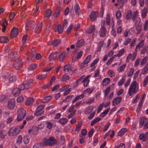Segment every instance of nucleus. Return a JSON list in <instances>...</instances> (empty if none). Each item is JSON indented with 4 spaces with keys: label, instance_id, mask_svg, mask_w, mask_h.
<instances>
[{
    "label": "nucleus",
    "instance_id": "19",
    "mask_svg": "<svg viewBox=\"0 0 148 148\" xmlns=\"http://www.w3.org/2000/svg\"><path fill=\"white\" fill-rule=\"evenodd\" d=\"M18 33V29L17 28H14L11 31V37L14 38L16 36Z\"/></svg>",
    "mask_w": 148,
    "mask_h": 148
},
{
    "label": "nucleus",
    "instance_id": "13",
    "mask_svg": "<svg viewBox=\"0 0 148 148\" xmlns=\"http://www.w3.org/2000/svg\"><path fill=\"white\" fill-rule=\"evenodd\" d=\"M36 52L34 49V47H32L31 49V53H29L27 54L28 57V59L29 60H30L34 57Z\"/></svg>",
    "mask_w": 148,
    "mask_h": 148
},
{
    "label": "nucleus",
    "instance_id": "16",
    "mask_svg": "<svg viewBox=\"0 0 148 148\" xmlns=\"http://www.w3.org/2000/svg\"><path fill=\"white\" fill-rule=\"evenodd\" d=\"M94 107L92 106H90L88 107L84 110V112L86 115H88L93 110Z\"/></svg>",
    "mask_w": 148,
    "mask_h": 148
},
{
    "label": "nucleus",
    "instance_id": "24",
    "mask_svg": "<svg viewBox=\"0 0 148 148\" xmlns=\"http://www.w3.org/2000/svg\"><path fill=\"white\" fill-rule=\"evenodd\" d=\"M148 121V119L146 118L145 117H142L140 118V124L141 125L143 126V125H145Z\"/></svg>",
    "mask_w": 148,
    "mask_h": 148
},
{
    "label": "nucleus",
    "instance_id": "2",
    "mask_svg": "<svg viewBox=\"0 0 148 148\" xmlns=\"http://www.w3.org/2000/svg\"><path fill=\"white\" fill-rule=\"evenodd\" d=\"M136 81L132 82L128 89V94L130 96L136 94L138 90V86Z\"/></svg>",
    "mask_w": 148,
    "mask_h": 148
},
{
    "label": "nucleus",
    "instance_id": "57",
    "mask_svg": "<svg viewBox=\"0 0 148 148\" xmlns=\"http://www.w3.org/2000/svg\"><path fill=\"white\" fill-rule=\"evenodd\" d=\"M16 80V78L15 76H12L9 78V81L10 83H13Z\"/></svg>",
    "mask_w": 148,
    "mask_h": 148
},
{
    "label": "nucleus",
    "instance_id": "12",
    "mask_svg": "<svg viewBox=\"0 0 148 148\" xmlns=\"http://www.w3.org/2000/svg\"><path fill=\"white\" fill-rule=\"evenodd\" d=\"M84 40L82 39H81L77 41L75 45V49L77 50L78 49L81 47L83 46L84 44Z\"/></svg>",
    "mask_w": 148,
    "mask_h": 148
},
{
    "label": "nucleus",
    "instance_id": "3",
    "mask_svg": "<svg viewBox=\"0 0 148 148\" xmlns=\"http://www.w3.org/2000/svg\"><path fill=\"white\" fill-rule=\"evenodd\" d=\"M33 82L32 79H29L28 80H26L23 84H20L19 87L21 88L22 90L27 89L30 87V85Z\"/></svg>",
    "mask_w": 148,
    "mask_h": 148
},
{
    "label": "nucleus",
    "instance_id": "27",
    "mask_svg": "<svg viewBox=\"0 0 148 148\" xmlns=\"http://www.w3.org/2000/svg\"><path fill=\"white\" fill-rule=\"evenodd\" d=\"M127 131V128H123L117 134L118 136H123Z\"/></svg>",
    "mask_w": 148,
    "mask_h": 148
},
{
    "label": "nucleus",
    "instance_id": "8",
    "mask_svg": "<svg viewBox=\"0 0 148 148\" xmlns=\"http://www.w3.org/2000/svg\"><path fill=\"white\" fill-rule=\"evenodd\" d=\"M35 25L34 22L31 21L28 22L26 24L25 28L26 30L29 31L33 29Z\"/></svg>",
    "mask_w": 148,
    "mask_h": 148
},
{
    "label": "nucleus",
    "instance_id": "61",
    "mask_svg": "<svg viewBox=\"0 0 148 148\" xmlns=\"http://www.w3.org/2000/svg\"><path fill=\"white\" fill-rule=\"evenodd\" d=\"M148 83V76L144 78L143 82V86H145Z\"/></svg>",
    "mask_w": 148,
    "mask_h": 148
},
{
    "label": "nucleus",
    "instance_id": "7",
    "mask_svg": "<svg viewBox=\"0 0 148 148\" xmlns=\"http://www.w3.org/2000/svg\"><path fill=\"white\" fill-rule=\"evenodd\" d=\"M22 66V62L21 60L20 59H16L13 63V66L15 69H19Z\"/></svg>",
    "mask_w": 148,
    "mask_h": 148
},
{
    "label": "nucleus",
    "instance_id": "22",
    "mask_svg": "<svg viewBox=\"0 0 148 148\" xmlns=\"http://www.w3.org/2000/svg\"><path fill=\"white\" fill-rule=\"evenodd\" d=\"M144 43V40H142L139 44L137 45L135 48V51H137L139 50L143 46Z\"/></svg>",
    "mask_w": 148,
    "mask_h": 148
},
{
    "label": "nucleus",
    "instance_id": "32",
    "mask_svg": "<svg viewBox=\"0 0 148 148\" xmlns=\"http://www.w3.org/2000/svg\"><path fill=\"white\" fill-rule=\"evenodd\" d=\"M71 70V66L69 64H66L64 66V71H69Z\"/></svg>",
    "mask_w": 148,
    "mask_h": 148
},
{
    "label": "nucleus",
    "instance_id": "44",
    "mask_svg": "<svg viewBox=\"0 0 148 148\" xmlns=\"http://www.w3.org/2000/svg\"><path fill=\"white\" fill-rule=\"evenodd\" d=\"M65 138L64 136H62L60 137V141L58 143V144L60 145H62L65 143Z\"/></svg>",
    "mask_w": 148,
    "mask_h": 148
},
{
    "label": "nucleus",
    "instance_id": "59",
    "mask_svg": "<svg viewBox=\"0 0 148 148\" xmlns=\"http://www.w3.org/2000/svg\"><path fill=\"white\" fill-rule=\"evenodd\" d=\"M148 59V57L147 56L145 57L140 62V65H143L145 64L147 62Z\"/></svg>",
    "mask_w": 148,
    "mask_h": 148
},
{
    "label": "nucleus",
    "instance_id": "26",
    "mask_svg": "<svg viewBox=\"0 0 148 148\" xmlns=\"http://www.w3.org/2000/svg\"><path fill=\"white\" fill-rule=\"evenodd\" d=\"M110 79L108 78H104L102 81V85L103 86H105L108 85L110 82Z\"/></svg>",
    "mask_w": 148,
    "mask_h": 148
},
{
    "label": "nucleus",
    "instance_id": "4",
    "mask_svg": "<svg viewBox=\"0 0 148 148\" xmlns=\"http://www.w3.org/2000/svg\"><path fill=\"white\" fill-rule=\"evenodd\" d=\"M26 114V112L23 109L19 108L17 113V119L18 121H20L22 120Z\"/></svg>",
    "mask_w": 148,
    "mask_h": 148
},
{
    "label": "nucleus",
    "instance_id": "21",
    "mask_svg": "<svg viewBox=\"0 0 148 148\" xmlns=\"http://www.w3.org/2000/svg\"><path fill=\"white\" fill-rule=\"evenodd\" d=\"M85 75H84L82 76L76 82H74L73 87H76L79 85V83L83 79L85 78Z\"/></svg>",
    "mask_w": 148,
    "mask_h": 148
},
{
    "label": "nucleus",
    "instance_id": "54",
    "mask_svg": "<svg viewBox=\"0 0 148 148\" xmlns=\"http://www.w3.org/2000/svg\"><path fill=\"white\" fill-rule=\"evenodd\" d=\"M89 81V79H84L82 80V82L83 83V85L84 87H86L87 86Z\"/></svg>",
    "mask_w": 148,
    "mask_h": 148
},
{
    "label": "nucleus",
    "instance_id": "51",
    "mask_svg": "<svg viewBox=\"0 0 148 148\" xmlns=\"http://www.w3.org/2000/svg\"><path fill=\"white\" fill-rule=\"evenodd\" d=\"M36 67L37 65L36 64H31L29 66V67L28 70L29 71L33 70L36 69Z\"/></svg>",
    "mask_w": 148,
    "mask_h": 148
},
{
    "label": "nucleus",
    "instance_id": "20",
    "mask_svg": "<svg viewBox=\"0 0 148 148\" xmlns=\"http://www.w3.org/2000/svg\"><path fill=\"white\" fill-rule=\"evenodd\" d=\"M42 28V23L41 22L38 25L35 29V32L37 34L40 33Z\"/></svg>",
    "mask_w": 148,
    "mask_h": 148
},
{
    "label": "nucleus",
    "instance_id": "40",
    "mask_svg": "<svg viewBox=\"0 0 148 148\" xmlns=\"http://www.w3.org/2000/svg\"><path fill=\"white\" fill-rule=\"evenodd\" d=\"M60 40L59 39H55L52 42V45L54 46L58 45L60 43Z\"/></svg>",
    "mask_w": 148,
    "mask_h": 148
},
{
    "label": "nucleus",
    "instance_id": "10",
    "mask_svg": "<svg viewBox=\"0 0 148 148\" xmlns=\"http://www.w3.org/2000/svg\"><path fill=\"white\" fill-rule=\"evenodd\" d=\"M15 101L12 99L9 100L8 102V107L10 109H12L15 106Z\"/></svg>",
    "mask_w": 148,
    "mask_h": 148
},
{
    "label": "nucleus",
    "instance_id": "9",
    "mask_svg": "<svg viewBox=\"0 0 148 148\" xmlns=\"http://www.w3.org/2000/svg\"><path fill=\"white\" fill-rule=\"evenodd\" d=\"M99 16V14L97 12L92 11L90 14L89 16L90 20L92 21H93L96 20L97 18Z\"/></svg>",
    "mask_w": 148,
    "mask_h": 148
},
{
    "label": "nucleus",
    "instance_id": "25",
    "mask_svg": "<svg viewBox=\"0 0 148 148\" xmlns=\"http://www.w3.org/2000/svg\"><path fill=\"white\" fill-rule=\"evenodd\" d=\"M148 71V62L147 63L145 67L142 69L141 74L145 75L147 73Z\"/></svg>",
    "mask_w": 148,
    "mask_h": 148
},
{
    "label": "nucleus",
    "instance_id": "14",
    "mask_svg": "<svg viewBox=\"0 0 148 148\" xmlns=\"http://www.w3.org/2000/svg\"><path fill=\"white\" fill-rule=\"evenodd\" d=\"M38 131V128L36 126H33L31 129H29L28 130L29 134H35L37 133Z\"/></svg>",
    "mask_w": 148,
    "mask_h": 148
},
{
    "label": "nucleus",
    "instance_id": "6",
    "mask_svg": "<svg viewBox=\"0 0 148 148\" xmlns=\"http://www.w3.org/2000/svg\"><path fill=\"white\" fill-rule=\"evenodd\" d=\"M21 129L19 126L16 127H12L9 131V135L10 136H13L17 135Z\"/></svg>",
    "mask_w": 148,
    "mask_h": 148
},
{
    "label": "nucleus",
    "instance_id": "50",
    "mask_svg": "<svg viewBox=\"0 0 148 148\" xmlns=\"http://www.w3.org/2000/svg\"><path fill=\"white\" fill-rule=\"evenodd\" d=\"M94 101V98H90L87 101H85V103L88 105H90Z\"/></svg>",
    "mask_w": 148,
    "mask_h": 148
},
{
    "label": "nucleus",
    "instance_id": "29",
    "mask_svg": "<svg viewBox=\"0 0 148 148\" xmlns=\"http://www.w3.org/2000/svg\"><path fill=\"white\" fill-rule=\"evenodd\" d=\"M75 10L76 14L77 15H79L80 12V9L78 3H76L75 5Z\"/></svg>",
    "mask_w": 148,
    "mask_h": 148
},
{
    "label": "nucleus",
    "instance_id": "43",
    "mask_svg": "<svg viewBox=\"0 0 148 148\" xmlns=\"http://www.w3.org/2000/svg\"><path fill=\"white\" fill-rule=\"evenodd\" d=\"M83 53V52L82 51H80L76 53L75 54V58L77 59H78L80 58L82 55Z\"/></svg>",
    "mask_w": 148,
    "mask_h": 148
},
{
    "label": "nucleus",
    "instance_id": "41",
    "mask_svg": "<svg viewBox=\"0 0 148 148\" xmlns=\"http://www.w3.org/2000/svg\"><path fill=\"white\" fill-rule=\"evenodd\" d=\"M147 13V9L146 7H144L141 12V16L143 18L145 17Z\"/></svg>",
    "mask_w": 148,
    "mask_h": 148
},
{
    "label": "nucleus",
    "instance_id": "17",
    "mask_svg": "<svg viewBox=\"0 0 148 148\" xmlns=\"http://www.w3.org/2000/svg\"><path fill=\"white\" fill-rule=\"evenodd\" d=\"M58 52H55L54 53H51L49 56V60H52L56 59L57 58Z\"/></svg>",
    "mask_w": 148,
    "mask_h": 148
},
{
    "label": "nucleus",
    "instance_id": "33",
    "mask_svg": "<svg viewBox=\"0 0 148 148\" xmlns=\"http://www.w3.org/2000/svg\"><path fill=\"white\" fill-rule=\"evenodd\" d=\"M66 52L63 51L60 55L59 56V60L60 62H62L64 60L65 56V55Z\"/></svg>",
    "mask_w": 148,
    "mask_h": 148
},
{
    "label": "nucleus",
    "instance_id": "31",
    "mask_svg": "<svg viewBox=\"0 0 148 148\" xmlns=\"http://www.w3.org/2000/svg\"><path fill=\"white\" fill-rule=\"evenodd\" d=\"M112 85H110L109 86L106 88L104 91V96L105 97H106L108 95L109 93L110 92V89L112 85L114 86V84H112Z\"/></svg>",
    "mask_w": 148,
    "mask_h": 148
},
{
    "label": "nucleus",
    "instance_id": "47",
    "mask_svg": "<svg viewBox=\"0 0 148 148\" xmlns=\"http://www.w3.org/2000/svg\"><path fill=\"white\" fill-rule=\"evenodd\" d=\"M100 120L101 118H97L91 122L90 123V125L91 126H93L95 124L99 121Z\"/></svg>",
    "mask_w": 148,
    "mask_h": 148
},
{
    "label": "nucleus",
    "instance_id": "18",
    "mask_svg": "<svg viewBox=\"0 0 148 148\" xmlns=\"http://www.w3.org/2000/svg\"><path fill=\"white\" fill-rule=\"evenodd\" d=\"M95 29V27L94 25H91L86 30V32L88 33L91 34L94 32Z\"/></svg>",
    "mask_w": 148,
    "mask_h": 148
},
{
    "label": "nucleus",
    "instance_id": "30",
    "mask_svg": "<svg viewBox=\"0 0 148 148\" xmlns=\"http://www.w3.org/2000/svg\"><path fill=\"white\" fill-rule=\"evenodd\" d=\"M51 96L45 97L41 100V102L42 103H43L47 102L51 99Z\"/></svg>",
    "mask_w": 148,
    "mask_h": 148
},
{
    "label": "nucleus",
    "instance_id": "64",
    "mask_svg": "<svg viewBox=\"0 0 148 148\" xmlns=\"http://www.w3.org/2000/svg\"><path fill=\"white\" fill-rule=\"evenodd\" d=\"M58 31L59 34H61L63 32V29L61 25H58Z\"/></svg>",
    "mask_w": 148,
    "mask_h": 148
},
{
    "label": "nucleus",
    "instance_id": "11",
    "mask_svg": "<svg viewBox=\"0 0 148 148\" xmlns=\"http://www.w3.org/2000/svg\"><path fill=\"white\" fill-rule=\"evenodd\" d=\"M22 90L19 87V88H14L12 90V93L14 96H17L20 95Z\"/></svg>",
    "mask_w": 148,
    "mask_h": 148
},
{
    "label": "nucleus",
    "instance_id": "15",
    "mask_svg": "<svg viewBox=\"0 0 148 148\" xmlns=\"http://www.w3.org/2000/svg\"><path fill=\"white\" fill-rule=\"evenodd\" d=\"M122 97H117L114 98L112 101V105L115 106L118 104L122 100Z\"/></svg>",
    "mask_w": 148,
    "mask_h": 148
},
{
    "label": "nucleus",
    "instance_id": "63",
    "mask_svg": "<svg viewBox=\"0 0 148 148\" xmlns=\"http://www.w3.org/2000/svg\"><path fill=\"white\" fill-rule=\"evenodd\" d=\"M92 91V90H91L90 88H88L84 91L83 93L84 94L87 93L88 94L91 93Z\"/></svg>",
    "mask_w": 148,
    "mask_h": 148
},
{
    "label": "nucleus",
    "instance_id": "53",
    "mask_svg": "<svg viewBox=\"0 0 148 148\" xmlns=\"http://www.w3.org/2000/svg\"><path fill=\"white\" fill-rule=\"evenodd\" d=\"M132 57L133 58V61L135 58V56H133L131 53H130L127 57L126 62H128L129 60L131 59Z\"/></svg>",
    "mask_w": 148,
    "mask_h": 148
},
{
    "label": "nucleus",
    "instance_id": "49",
    "mask_svg": "<svg viewBox=\"0 0 148 148\" xmlns=\"http://www.w3.org/2000/svg\"><path fill=\"white\" fill-rule=\"evenodd\" d=\"M126 66V64H124L122 66H120L117 69L118 71H119V73L123 72Z\"/></svg>",
    "mask_w": 148,
    "mask_h": 148
},
{
    "label": "nucleus",
    "instance_id": "1",
    "mask_svg": "<svg viewBox=\"0 0 148 148\" xmlns=\"http://www.w3.org/2000/svg\"><path fill=\"white\" fill-rule=\"evenodd\" d=\"M57 143V140L53 136H50L49 138H45L42 139V144L45 146H53L56 145Z\"/></svg>",
    "mask_w": 148,
    "mask_h": 148
},
{
    "label": "nucleus",
    "instance_id": "55",
    "mask_svg": "<svg viewBox=\"0 0 148 148\" xmlns=\"http://www.w3.org/2000/svg\"><path fill=\"white\" fill-rule=\"evenodd\" d=\"M52 14L51 11L50 10H48L46 12L45 14V17L47 18H49Z\"/></svg>",
    "mask_w": 148,
    "mask_h": 148
},
{
    "label": "nucleus",
    "instance_id": "42",
    "mask_svg": "<svg viewBox=\"0 0 148 148\" xmlns=\"http://www.w3.org/2000/svg\"><path fill=\"white\" fill-rule=\"evenodd\" d=\"M132 13L131 10H129L127 13L126 18L127 20L130 19L132 17Z\"/></svg>",
    "mask_w": 148,
    "mask_h": 148
},
{
    "label": "nucleus",
    "instance_id": "23",
    "mask_svg": "<svg viewBox=\"0 0 148 148\" xmlns=\"http://www.w3.org/2000/svg\"><path fill=\"white\" fill-rule=\"evenodd\" d=\"M84 95L83 93L77 96L72 101V103H74L78 100L83 99L84 97Z\"/></svg>",
    "mask_w": 148,
    "mask_h": 148
},
{
    "label": "nucleus",
    "instance_id": "62",
    "mask_svg": "<svg viewBox=\"0 0 148 148\" xmlns=\"http://www.w3.org/2000/svg\"><path fill=\"white\" fill-rule=\"evenodd\" d=\"M73 27V25H71L67 29L66 32L67 35H68L71 32Z\"/></svg>",
    "mask_w": 148,
    "mask_h": 148
},
{
    "label": "nucleus",
    "instance_id": "56",
    "mask_svg": "<svg viewBox=\"0 0 148 148\" xmlns=\"http://www.w3.org/2000/svg\"><path fill=\"white\" fill-rule=\"evenodd\" d=\"M124 51V50L123 49H122L119 51L117 54L114 55V56H117L118 57H120L123 54Z\"/></svg>",
    "mask_w": 148,
    "mask_h": 148
},
{
    "label": "nucleus",
    "instance_id": "46",
    "mask_svg": "<svg viewBox=\"0 0 148 148\" xmlns=\"http://www.w3.org/2000/svg\"><path fill=\"white\" fill-rule=\"evenodd\" d=\"M23 141L25 144H28L29 141V137L27 135H25L23 137Z\"/></svg>",
    "mask_w": 148,
    "mask_h": 148
},
{
    "label": "nucleus",
    "instance_id": "52",
    "mask_svg": "<svg viewBox=\"0 0 148 148\" xmlns=\"http://www.w3.org/2000/svg\"><path fill=\"white\" fill-rule=\"evenodd\" d=\"M60 13V8L58 7L56 10L55 13L54 14L55 17L56 18L59 15Z\"/></svg>",
    "mask_w": 148,
    "mask_h": 148
},
{
    "label": "nucleus",
    "instance_id": "45",
    "mask_svg": "<svg viewBox=\"0 0 148 148\" xmlns=\"http://www.w3.org/2000/svg\"><path fill=\"white\" fill-rule=\"evenodd\" d=\"M138 15V12L137 11H135L133 12L132 16V19L134 22H135V20L136 18V17Z\"/></svg>",
    "mask_w": 148,
    "mask_h": 148
},
{
    "label": "nucleus",
    "instance_id": "58",
    "mask_svg": "<svg viewBox=\"0 0 148 148\" xmlns=\"http://www.w3.org/2000/svg\"><path fill=\"white\" fill-rule=\"evenodd\" d=\"M91 58V55H89L84 60V62H85L86 63H87L88 64L90 61Z\"/></svg>",
    "mask_w": 148,
    "mask_h": 148
},
{
    "label": "nucleus",
    "instance_id": "37",
    "mask_svg": "<svg viewBox=\"0 0 148 148\" xmlns=\"http://www.w3.org/2000/svg\"><path fill=\"white\" fill-rule=\"evenodd\" d=\"M111 18L110 14H107L106 17V23L108 25H109L110 23Z\"/></svg>",
    "mask_w": 148,
    "mask_h": 148
},
{
    "label": "nucleus",
    "instance_id": "48",
    "mask_svg": "<svg viewBox=\"0 0 148 148\" xmlns=\"http://www.w3.org/2000/svg\"><path fill=\"white\" fill-rule=\"evenodd\" d=\"M69 78L70 77L69 76L66 75H64L62 76V80L63 82H66V80H68Z\"/></svg>",
    "mask_w": 148,
    "mask_h": 148
},
{
    "label": "nucleus",
    "instance_id": "5",
    "mask_svg": "<svg viewBox=\"0 0 148 148\" xmlns=\"http://www.w3.org/2000/svg\"><path fill=\"white\" fill-rule=\"evenodd\" d=\"M105 21H103L101 24V28L99 31V35L101 37H104L107 33V31L104 26Z\"/></svg>",
    "mask_w": 148,
    "mask_h": 148
},
{
    "label": "nucleus",
    "instance_id": "60",
    "mask_svg": "<svg viewBox=\"0 0 148 148\" xmlns=\"http://www.w3.org/2000/svg\"><path fill=\"white\" fill-rule=\"evenodd\" d=\"M134 72V69L132 68H131L130 69L129 71L127 73V75L128 77L131 76L132 75Z\"/></svg>",
    "mask_w": 148,
    "mask_h": 148
},
{
    "label": "nucleus",
    "instance_id": "39",
    "mask_svg": "<svg viewBox=\"0 0 148 148\" xmlns=\"http://www.w3.org/2000/svg\"><path fill=\"white\" fill-rule=\"evenodd\" d=\"M17 56V53L16 52H14L13 53L10 54L8 56L9 59H13L14 58L16 57Z\"/></svg>",
    "mask_w": 148,
    "mask_h": 148
},
{
    "label": "nucleus",
    "instance_id": "34",
    "mask_svg": "<svg viewBox=\"0 0 148 148\" xmlns=\"http://www.w3.org/2000/svg\"><path fill=\"white\" fill-rule=\"evenodd\" d=\"M68 121L67 119L66 118H61L58 121V122L62 125H64Z\"/></svg>",
    "mask_w": 148,
    "mask_h": 148
},
{
    "label": "nucleus",
    "instance_id": "35",
    "mask_svg": "<svg viewBox=\"0 0 148 148\" xmlns=\"http://www.w3.org/2000/svg\"><path fill=\"white\" fill-rule=\"evenodd\" d=\"M8 38L5 36H2L0 37V42L2 43H6L9 41Z\"/></svg>",
    "mask_w": 148,
    "mask_h": 148
},
{
    "label": "nucleus",
    "instance_id": "28",
    "mask_svg": "<svg viewBox=\"0 0 148 148\" xmlns=\"http://www.w3.org/2000/svg\"><path fill=\"white\" fill-rule=\"evenodd\" d=\"M136 29L137 31L136 34H138L140 33L142 31V26L140 25H135Z\"/></svg>",
    "mask_w": 148,
    "mask_h": 148
},
{
    "label": "nucleus",
    "instance_id": "38",
    "mask_svg": "<svg viewBox=\"0 0 148 148\" xmlns=\"http://www.w3.org/2000/svg\"><path fill=\"white\" fill-rule=\"evenodd\" d=\"M82 123L81 121H80L77 123V124L76 125V127L75 129L76 131L78 132L79 131L82 127Z\"/></svg>",
    "mask_w": 148,
    "mask_h": 148
},
{
    "label": "nucleus",
    "instance_id": "36",
    "mask_svg": "<svg viewBox=\"0 0 148 148\" xmlns=\"http://www.w3.org/2000/svg\"><path fill=\"white\" fill-rule=\"evenodd\" d=\"M34 99L32 98H30L27 99L25 102V105L26 106H29L33 102Z\"/></svg>",
    "mask_w": 148,
    "mask_h": 148
}]
</instances>
